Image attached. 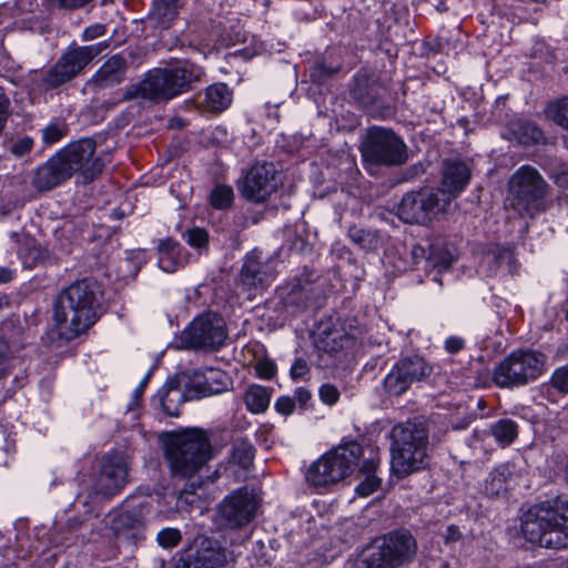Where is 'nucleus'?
<instances>
[{
  "instance_id": "1",
  "label": "nucleus",
  "mask_w": 568,
  "mask_h": 568,
  "mask_svg": "<svg viewBox=\"0 0 568 568\" xmlns=\"http://www.w3.org/2000/svg\"><path fill=\"white\" fill-rule=\"evenodd\" d=\"M101 296V285L89 278L77 281L63 291L54 311L62 338L71 341L95 323Z\"/></svg>"
},
{
  "instance_id": "2",
  "label": "nucleus",
  "mask_w": 568,
  "mask_h": 568,
  "mask_svg": "<svg viewBox=\"0 0 568 568\" xmlns=\"http://www.w3.org/2000/svg\"><path fill=\"white\" fill-rule=\"evenodd\" d=\"M204 70L185 60L168 68L149 71L145 78L135 85L128 88L125 99H143L162 102L174 99L193 89L204 77Z\"/></svg>"
},
{
  "instance_id": "3",
  "label": "nucleus",
  "mask_w": 568,
  "mask_h": 568,
  "mask_svg": "<svg viewBox=\"0 0 568 568\" xmlns=\"http://www.w3.org/2000/svg\"><path fill=\"white\" fill-rule=\"evenodd\" d=\"M527 541L549 549L568 548V501L556 500L530 507L521 518Z\"/></svg>"
},
{
  "instance_id": "4",
  "label": "nucleus",
  "mask_w": 568,
  "mask_h": 568,
  "mask_svg": "<svg viewBox=\"0 0 568 568\" xmlns=\"http://www.w3.org/2000/svg\"><path fill=\"white\" fill-rule=\"evenodd\" d=\"M209 434L201 428H189L171 436L165 443L164 456L174 476L192 477L212 458Z\"/></svg>"
},
{
  "instance_id": "5",
  "label": "nucleus",
  "mask_w": 568,
  "mask_h": 568,
  "mask_svg": "<svg viewBox=\"0 0 568 568\" xmlns=\"http://www.w3.org/2000/svg\"><path fill=\"white\" fill-rule=\"evenodd\" d=\"M392 439V468L397 476H407L425 466L428 434L422 424L407 422L396 425Z\"/></svg>"
},
{
  "instance_id": "6",
  "label": "nucleus",
  "mask_w": 568,
  "mask_h": 568,
  "mask_svg": "<svg viewBox=\"0 0 568 568\" xmlns=\"http://www.w3.org/2000/svg\"><path fill=\"white\" fill-rule=\"evenodd\" d=\"M363 455L362 446L348 442L327 452L312 463L305 473V479L314 488H326L348 477Z\"/></svg>"
},
{
  "instance_id": "7",
  "label": "nucleus",
  "mask_w": 568,
  "mask_h": 568,
  "mask_svg": "<svg viewBox=\"0 0 568 568\" xmlns=\"http://www.w3.org/2000/svg\"><path fill=\"white\" fill-rule=\"evenodd\" d=\"M549 191L550 185L538 170L530 165L520 166L509 181V192L513 195L511 205L520 216L532 219L545 212L547 210L545 200Z\"/></svg>"
},
{
  "instance_id": "8",
  "label": "nucleus",
  "mask_w": 568,
  "mask_h": 568,
  "mask_svg": "<svg viewBox=\"0 0 568 568\" xmlns=\"http://www.w3.org/2000/svg\"><path fill=\"white\" fill-rule=\"evenodd\" d=\"M546 372L545 354L534 349L511 352L494 369L493 379L499 387H518L538 379Z\"/></svg>"
},
{
  "instance_id": "9",
  "label": "nucleus",
  "mask_w": 568,
  "mask_h": 568,
  "mask_svg": "<svg viewBox=\"0 0 568 568\" xmlns=\"http://www.w3.org/2000/svg\"><path fill=\"white\" fill-rule=\"evenodd\" d=\"M366 164L400 166L408 160L407 145L393 130L383 126L368 129L361 148Z\"/></svg>"
},
{
  "instance_id": "10",
  "label": "nucleus",
  "mask_w": 568,
  "mask_h": 568,
  "mask_svg": "<svg viewBox=\"0 0 568 568\" xmlns=\"http://www.w3.org/2000/svg\"><path fill=\"white\" fill-rule=\"evenodd\" d=\"M109 48L104 40L90 45L70 47L58 61L44 73L42 83L55 89L78 77L91 61Z\"/></svg>"
},
{
  "instance_id": "11",
  "label": "nucleus",
  "mask_w": 568,
  "mask_h": 568,
  "mask_svg": "<svg viewBox=\"0 0 568 568\" xmlns=\"http://www.w3.org/2000/svg\"><path fill=\"white\" fill-rule=\"evenodd\" d=\"M227 338L225 321L214 312L195 317L182 333L185 348L215 352L224 346Z\"/></svg>"
},
{
  "instance_id": "12",
  "label": "nucleus",
  "mask_w": 568,
  "mask_h": 568,
  "mask_svg": "<svg viewBox=\"0 0 568 568\" xmlns=\"http://www.w3.org/2000/svg\"><path fill=\"white\" fill-rule=\"evenodd\" d=\"M417 544L407 530L392 531L384 536L381 545L365 559V568H396L410 562Z\"/></svg>"
},
{
  "instance_id": "13",
  "label": "nucleus",
  "mask_w": 568,
  "mask_h": 568,
  "mask_svg": "<svg viewBox=\"0 0 568 568\" xmlns=\"http://www.w3.org/2000/svg\"><path fill=\"white\" fill-rule=\"evenodd\" d=\"M449 206V199H442L433 187H422L404 194L398 209V217L409 224H427Z\"/></svg>"
},
{
  "instance_id": "14",
  "label": "nucleus",
  "mask_w": 568,
  "mask_h": 568,
  "mask_svg": "<svg viewBox=\"0 0 568 568\" xmlns=\"http://www.w3.org/2000/svg\"><path fill=\"white\" fill-rule=\"evenodd\" d=\"M95 148L92 139H82L57 153L69 178L77 173L79 181L87 184L101 174L104 164L100 158L94 156Z\"/></svg>"
},
{
  "instance_id": "15",
  "label": "nucleus",
  "mask_w": 568,
  "mask_h": 568,
  "mask_svg": "<svg viewBox=\"0 0 568 568\" xmlns=\"http://www.w3.org/2000/svg\"><path fill=\"white\" fill-rule=\"evenodd\" d=\"M433 373V366L422 356H408L398 361L384 378L385 390L399 396L408 390L412 384L422 382Z\"/></svg>"
},
{
  "instance_id": "16",
  "label": "nucleus",
  "mask_w": 568,
  "mask_h": 568,
  "mask_svg": "<svg viewBox=\"0 0 568 568\" xmlns=\"http://www.w3.org/2000/svg\"><path fill=\"white\" fill-rule=\"evenodd\" d=\"M281 184L280 173L272 162H255L241 185L243 197L254 203L266 201Z\"/></svg>"
},
{
  "instance_id": "17",
  "label": "nucleus",
  "mask_w": 568,
  "mask_h": 568,
  "mask_svg": "<svg viewBox=\"0 0 568 568\" xmlns=\"http://www.w3.org/2000/svg\"><path fill=\"white\" fill-rule=\"evenodd\" d=\"M257 501L247 488H240L226 496L219 505V520L225 528L246 526L255 516Z\"/></svg>"
},
{
  "instance_id": "18",
  "label": "nucleus",
  "mask_w": 568,
  "mask_h": 568,
  "mask_svg": "<svg viewBox=\"0 0 568 568\" xmlns=\"http://www.w3.org/2000/svg\"><path fill=\"white\" fill-rule=\"evenodd\" d=\"M129 466L125 458L118 454H106L95 478L94 490L102 496H114L128 484Z\"/></svg>"
},
{
  "instance_id": "19",
  "label": "nucleus",
  "mask_w": 568,
  "mask_h": 568,
  "mask_svg": "<svg viewBox=\"0 0 568 568\" xmlns=\"http://www.w3.org/2000/svg\"><path fill=\"white\" fill-rule=\"evenodd\" d=\"M230 559L226 549L203 542L194 552L181 557L176 568H227Z\"/></svg>"
},
{
  "instance_id": "20",
  "label": "nucleus",
  "mask_w": 568,
  "mask_h": 568,
  "mask_svg": "<svg viewBox=\"0 0 568 568\" xmlns=\"http://www.w3.org/2000/svg\"><path fill=\"white\" fill-rule=\"evenodd\" d=\"M470 169L468 165L459 160L446 161L443 168L442 187L436 191L439 192L442 199H449V204L455 199L470 180Z\"/></svg>"
},
{
  "instance_id": "21",
  "label": "nucleus",
  "mask_w": 568,
  "mask_h": 568,
  "mask_svg": "<svg viewBox=\"0 0 568 568\" xmlns=\"http://www.w3.org/2000/svg\"><path fill=\"white\" fill-rule=\"evenodd\" d=\"M128 61L121 54H113L95 71L88 84L95 90L120 84L125 77Z\"/></svg>"
},
{
  "instance_id": "22",
  "label": "nucleus",
  "mask_w": 568,
  "mask_h": 568,
  "mask_svg": "<svg viewBox=\"0 0 568 568\" xmlns=\"http://www.w3.org/2000/svg\"><path fill=\"white\" fill-rule=\"evenodd\" d=\"M70 179L58 154L39 166L34 173L32 185L40 192L49 191Z\"/></svg>"
},
{
  "instance_id": "23",
  "label": "nucleus",
  "mask_w": 568,
  "mask_h": 568,
  "mask_svg": "<svg viewBox=\"0 0 568 568\" xmlns=\"http://www.w3.org/2000/svg\"><path fill=\"white\" fill-rule=\"evenodd\" d=\"M196 387L202 396H212L227 390L232 379L227 373L220 368L206 367L196 374Z\"/></svg>"
},
{
  "instance_id": "24",
  "label": "nucleus",
  "mask_w": 568,
  "mask_h": 568,
  "mask_svg": "<svg viewBox=\"0 0 568 568\" xmlns=\"http://www.w3.org/2000/svg\"><path fill=\"white\" fill-rule=\"evenodd\" d=\"M273 280V273L261 262L247 258L242 267L241 283L248 291L264 290Z\"/></svg>"
},
{
  "instance_id": "25",
  "label": "nucleus",
  "mask_w": 568,
  "mask_h": 568,
  "mask_svg": "<svg viewBox=\"0 0 568 568\" xmlns=\"http://www.w3.org/2000/svg\"><path fill=\"white\" fill-rule=\"evenodd\" d=\"M158 251L159 266L166 273H173L185 264L186 253L171 239L160 241Z\"/></svg>"
},
{
  "instance_id": "26",
  "label": "nucleus",
  "mask_w": 568,
  "mask_h": 568,
  "mask_svg": "<svg viewBox=\"0 0 568 568\" xmlns=\"http://www.w3.org/2000/svg\"><path fill=\"white\" fill-rule=\"evenodd\" d=\"M183 7L182 0H153L150 20L161 29L170 28Z\"/></svg>"
},
{
  "instance_id": "27",
  "label": "nucleus",
  "mask_w": 568,
  "mask_h": 568,
  "mask_svg": "<svg viewBox=\"0 0 568 568\" xmlns=\"http://www.w3.org/2000/svg\"><path fill=\"white\" fill-rule=\"evenodd\" d=\"M353 338L341 331H333L324 333L316 342V347L320 352L326 353L329 356H337L344 349L353 345Z\"/></svg>"
},
{
  "instance_id": "28",
  "label": "nucleus",
  "mask_w": 568,
  "mask_h": 568,
  "mask_svg": "<svg viewBox=\"0 0 568 568\" xmlns=\"http://www.w3.org/2000/svg\"><path fill=\"white\" fill-rule=\"evenodd\" d=\"M233 100V92L225 83L210 85L205 92V105L211 111L226 110Z\"/></svg>"
},
{
  "instance_id": "29",
  "label": "nucleus",
  "mask_w": 568,
  "mask_h": 568,
  "mask_svg": "<svg viewBox=\"0 0 568 568\" xmlns=\"http://www.w3.org/2000/svg\"><path fill=\"white\" fill-rule=\"evenodd\" d=\"M489 434L501 448H505L517 439L518 425L510 418H501L491 424Z\"/></svg>"
},
{
  "instance_id": "30",
  "label": "nucleus",
  "mask_w": 568,
  "mask_h": 568,
  "mask_svg": "<svg viewBox=\"0 0 568 568\" xmlns=\"http://www.w3.org/2000/svg\"><path fill=\"white\" fill-rule=\"evenodd\" d=\"M158 396L165 415L171 417L180 415V406L184 402V395L178 386L173 384L164 386L159 390Z\"/></svg>"
},
{
  "instance_id": "31",
  "label": "nucleus",
  "mask_w": 568,
  "mask_h": 568,
  "mask_svg": "<svg viewBox=\"0 0 568 568\" xmlns=\"http://www.w3.org/2000/svg\"><path fill=\"white\" fill-rule=\"evenodd\" d=\"M377 466L374 459L364 460L361 468L363 479L355 488L357 495L367 497L379 488L382 480L375 475Z\"/></svg>"
},
{
  "instance_id": "32",
  "label": "nucleus",
  "mask_w": 568,
  "mask_h": 568,
  "mask_svg": "<svg viewBox=\"0 0 568 568\" xmlns=\"http://www.w3.org/2000/svg\"><path fill=\"white\" fill-rule=\"evenodd\" d=\"M271 400V393L266 387L251 385L244 395L246 408L254 414L263 413L267 409Z\"/></svg>"
},
{
  "instance_id": "33",
  "label": "nucleus",
  "mask_w": 568,
  "mask_h": 568,
  "mask_svg": "<svg viewBox=\"0 0 568 568\" xmlns=\"http://www.w3.org/2000/svg\"><path fill=\"white\" fill-rule=\"evenodd\" d=\"M509 470L506 466L491 470L485 479L484 493L489 497L500 496L507 489Z\"/></svg>"
},
{
  "instance_id": "34",
  "label": "nucleus",
  "mask_w": 568,
  "mask_h": 568,
  "mask_svg": "<svg viewBox=\"0 0 568 568\" xmlns=\"http://www.w3.org/2000/svg\"><path fill=\"white\" fill-rule=\"evenodd\" d=\"M232 462L241 466L242 468H248L254 458V447L250 440L245 438H237L233 443Z\"/></svg>"
},
{
  "instance_id": "35",
  "label": "nucleus",
  "mask_w": 568,
  "mask_h": 568,
  "mask_svg": "<svg viewBox=\"0 0 568 568\" xmlns=\"http://www.w3.org/2000/svg\"><path fill=\"white\" fill-rule=\"evenodd\" d=\"M546 112L554 122L568 130V97L550 102Z\"/></svg>"
},
{
  "instance_id": "36",
  "label": "nucleus",
  "mask_w": 568,
  "mask_h": 568,
  "mask_svg": "<svg viewBox=\"0 0 568 568\" xmlns=\"http://www.w3.org/2000/svg\"><path fill=\"white\" fill-rule=\"evenodd\" d=\"M234 192L230 185L217 184L211 192L210 202L214 209L224 210L231 206Z\"/></svg>"
},
{
  "instance_id": "37",
  "label": "nucleus",
  "mask_w": 568,
  "mask_h": 568,
  "mask_svg": "<svg viewBox=\"0 0 568 568\" xmlns=\"http://www.w3.org/2000/svg\"><path fill=\"white\" fill-rule=\"evenodd\" d=\"M182 540V534L178 528H163L158 532L156 541L160 547L171 549L176 547Z\"/></svg>"
},
{
  "instance_id": "38",
  "label": "nucleus",
  "mask_w": 568,
  "mask_h": 568,
  "mask_svg": "<svg viewBox=\"0 0 568 568\" xmlns=\"http://www.w3.org/2000/svg\"><path fill=\"white\" fill-rule=\"evenodd\" d=\"M519 142L523 144L538 143L542 139V132L530 122L519 123Z\"/></svg>"
},
{
  "instance_id": "39",
  "label": "nucleus",
  "mask_w": 568,
  "mask_h": 568,
  "mask_svg": "<svg viewBox=\"0 0 568 568\" xmlns=\"http://www.w3.org/2000/svg\"><path fill=\"white\" fill-rule=\"evenodd\" d=\"M549 178L561 189H568V161H560L548 170Z\"/></svg>"
},
{
  "instance_id": "40",
  "label": "nucleus",
  "mask_w": 568,
  "mask_h": 568,
  "mask_svg": "<svg viewBox=\"0 0 568 568\" xmlns=\"http://www.w3.org/2000/svg\"><path fill=\"white\" fill-rule=\"evenodd\" d=\"M68 126L64 123H50L42 131V139L45 144L59 142L67 135Z\"/></svg>"
},
{
  "instance_id": "41",
  "label": "nucleus",
  "mask_w": 568,
  "mask_h": 568,
  "mask_svg": "<svg viewBox=\"0 0 568 568\" xmlns=\"http://www.w3.org/2000/svg\"><path fill=\"white\" fill-rule=\"evenodd\" d=\"M17 358L7 341L0 338V378L6 376L14 366Z\"/></svg>"
},
{
  "instance_id": "42",
  "label": "nucleus",
  "mask_w": 568,
  "mask_h": 568,
  "mask_svg": "<svg viewBox=\"0 0 568 568\" xmlns=\"http://www.w3.org/2000/svg\"><path fill=\"white\" fill-rule=\"evenodd\" d=\"M185 240L190 246L201 250L209 244V233L202 227H193L186 231Z\"/></svg>"
},
{
  "instance_id": "43",
  "label": "nucleus",
  "mask_w": 568,
  "mask_h": 568,
  "mask_svg": "<svg viewBox=\"0 0 568 568\" xmlns=\"http://www.w3.org/2000/svg\"><path fill=\"white\" fill-rule=\"evenodd\" d=\"M551 385L562 394H568V366L557 368L551 376Z\"/></svg>"
},
{
  "instance_id": "44",
  "label": "nucleus",
  "mask_w": 568,
  "mask_h": 568,
  "mask_svg": "<svg viewBox=\"0 0 568 568\" xmlns=\"http://www.w3.org/2000/svg\"><path fill=\"white\" fill-rule=\"evenodd\" d=\"M348 236L355 244L363 248L369 247L372 242L371 234L356 225L348 229Z\"/></svg>"
},
{
  "instance_id": "45",
  "label": "nucleus",
  "mask_w": 568,
  "mask_h": 568,
  "mask_svg": "<svg viewBox=\"0 0 568 568\" xmlns=\"http://www.w3.org/2000/svg\"><path fill=\"white\" fill-rule=\"evenodd\" d=\"M33 148V139L29 136L19 138L13 141L9 149L16 156H23L29 153Z\"/></svg>"
},
{
  "instance_id": "46",
  "label": "nucleus",
  "mask_w": 568,
  "mask_h": 568,
  "mask_svg": "<svg viewBox=\"0 0 568 568\" xmlns=\"http://www.w3.org/2000/svg\"><path fill=\"white\" fill-rule=\"evenodd\" d=\"M320 397L324 404L334 405L339 398V392L332 384H324L320 388Z\"/></svg>"
},
{
  "instance_id": "47",
  "label": "nucleus",
  "mask_w": 568,
  "mask_h": 568,
  "mask_svg": "<svg viewBox=\"0 0 568 568\" xmlns=\"http://www.w3.org/2000/svg\"><path fill=\"white\" fill-rule=\"evenodd\" d=\"M254 368H255L256 375L264 379L272 378L276 372V367H275L274 363L266 358L260 359L255 364Z\"/></svg>"
},
{
  "instance_id": "48",
  "label": "nucleus",
  "mask_w": 568,
  "mask_h": 568,
  "mask_svg": "<svg viewBox=\"0 0 568 568\" xmlns=\"http://www.w3.org/2000/svg\"><path fill=\"white\" fill-rule=\"evenodd\" d=\"M466 346V342L462 336L450 335L444 342V348L449 354H457Z\"/></svg>"
},
{
  "instance_id": "49",
  "label": "nucleus",
  "mask_w": 568,
  "mask_h": 568,
  "mask_svg": "<svg viewBox=\"0 0 568 568\" xmlns=\"http://www.w3.org/2000/svg\"><path fill=\"white\" fill-rule=\"evenodd\" d=\"M275 409L282 415H291L295 409L294 399L290 396H281L275 402Z\"/></svg>"
},
{
  "instance_id": "50",
  "label": "nucleus",
  "mask_w": 568,
  "mask_h": 568,
  "mask_svg": "<svg viewBox=\"0 0 568 568\" xmlns=\"http://www.w3.org/2000/svg\"><path fill=\"white\" fill-rule=\"evenodd\" d=\"M105 32H106L105 26L97 23V24H92V26H89L88 28H85L81 38L83 41H91L99 37L104 36Z\"/></svg>"
},
{
  "instance_id": "51",
  "label": "nucleus",
  "mask_w": 568,
  "mask_h": 568,
  "mask_svg": "<svg viewBox=\"0 0 568 568\" xmlns=\"http://www.w3.org/2000/svg\"><path fill=\"white\" fill-rule=\"evenodd\" d=\"M310 372V367L305 359L297 358L291 367V376L293 379L304 377Z\"/></svg>"
},
{
  "instance_id": "52",
  "label": "nucleus",
  "mask_w": 568,
  "mask_h": 568,
  "mask_svg": "<svg viewBox=\"0 0 568 568\" xmlns=\"http://www.w3.org/2000/svg\"><path fill=\"white\" fill-rule=\"evenodd\" d=\"M292 398L294 399V403L300 405L301 408H306L311 402L312 394L307 388L298 387L295 389Z\"/></svg>"
},
{
  "instance_id": "53",
  "label": "nucleus",
  "mask_w": 568,
  "mask_h": 568,
  "mask_svg": "<svg viewBox=\"0 0 568 568\" xmlns=\"http://www.w3.org/2000/svg\"><path fill=\"white\" fill-rule=\"evenodd\" d=\"M494 255H495V258L497 260L498 263L507 262L509 265L516 263L514 253L509 248L498 247L494 252Z\"/></svg>"
},
{
  "instance_id": "54",
  "label": "nucleus",
  "mask_w": 568,
  "mask_h": 568,
  "mask_svg": "<svg viewBox=\"0 0 568 568\" xmlns=\"http://www.w3.org/2000/svg\"><path fill=\"white\" fill-rule=\"evenodd\" d=\"M62 8H80L88 3L90 0H53Z\"/></svg>"
},
{
  "instance_id": "55",
  "label": "nucleus",
  "mask_w": 568,
  "mask_h": 568,
  "mask_svg": "<svg viewBox=\"0 0 568 568\" xmlns=\"http://www.w3.org/2000/svg\"><path fill=\"white\" fill-rule=\"evenodd\" d=\"M462 534L459 531V529L455 526H449L447 528V535H446V540L447 541H456L460 538Z\"/></svg>"
},
{
  "instance_id": "56",
  "label": "nucleus",
  "mask_w": 568,
  "mask_h": 568,
  "mask_svg": "<svg viewBox=\"0 0 568 568\" xmlns=\"http://www.w3.org/2000/svg\"><path fill=\"white\" fill-rule=\"evenodd\" d=\"M13 278V272L6 267H0V283H8Z\"/></svg>"
},
{
  "instance_id": "57",
  "label": "nucleus",
  "mask_w": 568,
  "mask_h": 568,
  "mask_svg": "<svg viewBox=\"0 0 568 568\" xmlns=\"http://www.w3.org/2000/svg\"><path fill=\"white\" fill-rule=\"evenodd\" d=\"M412 256L415 262L425 257V250L420 245H414L412 248Z\"/></svg>"
},
{
  "instance_id": "58",
  "label": "nucleus",
  "mask_w": 568,
  "mask_h": 568,
  "mask_svg": "<svg viewBox=\"0 0 568 568\" xmlns=\"http://www.w3.org/2000/svg\"><path fill=\"white\" fill-rule=\"evenodd\" d=\"M143 518H144V515L142 513V510L140 511L138 518L134 519V523L131 524L132 527H136V526H140L143 524Z\"/></svg>"
},
{
  "instance_id": "59",
  "label": "nucleus",
  "mask_w": 568,
  "mask_h": 568,
  "mask_svg": "<svg viewBox=\"0 0 568 568\" xmlns=\"http://www.w3.org/2000/svg\"><path fill=\"white\" fill-rule=\"evenodd\" d=\"M150 377V374L145 376V378L140 383L139 387L135 389V393H141L143 388L145 387L148 379Z\"/></svg>"
},
{
  "instance_id": "60",
  "label": "nucleus",
  "mask_w": 568,
  "mask_h": 568,
  "mask_svg": "<svg viewBox=\"0 0 568 568\" xmlns=\"http://www.w3.org/2000/svg\"><path fill=\"white\" fill-rule=\"evenodd\" d=\"M37 252H38L37 257H38V256H39V257H44V253H43L40 248H38V250H37Z\"/></svg>"
}]
</instances>
